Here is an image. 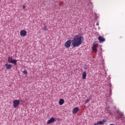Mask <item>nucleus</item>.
Returning a JSON list of instances; mask_svg holds the SVG:
<instances>
[{"instance_id": "f257e3e1", "label": "nucleus", "mask_w": 125, "mask_h": 125, "mask_svg": "<svg viewBox=\"0 0 125 125\" xmlns=\"http://www.w3.org/2000/svg\"><path fill=\"white\" fill-rule=\"evenodd\" d=\"M71 42L74 47L80 46L82 43H83V37L76 35L73 39L71 41Z\"/></svg>"}, {"instance_id": "f03ea898", "label": "nucleus", "mask_w": 125, "mask_h": 125, "mask_svg": "<svg viewBox=\"0 0 125 125\" xmlns=\"http://www.w3.org/2000/svg\"><path fill=\"white\" fill-rule=\"evenodd\" d=\"M8 63L14 64V65H17V60L12 59V57H9L8 58Z\"/></svg>"}, {"instance_id": "7ed1b4c3", "label": "nucleus", "mask_w": 125, "mask_h": 125, "mask_svg": "<svg viewBox=\"0 0 125 125\" xmlns=\"http://www.w3.org/2000/svg\"><path fill=\"white\" fill-rule=\"evenodd\" d=\"M13 106L14 108H17V106L20 104V101L19 100H15L13 102Z\"/></svg>"}, {"instance_id": "20e7f679", "label": "nucleus", "mask_w": 125, "mask_h": 125, "mask_svg": "<svg viewBox=\"0 0 125 125\" xmlns=\"http://www.w3.org/2000/svg\"><path fill=\"white\" fill-rule=\"evenodd\" d=\"M98 47V44L96 43V42H95L93 44L92 47V50L94 52H97V48Z\"/></svg>"}, {"instance_id": "39448f33", "label": "nucleus", "mask_w": 125, "mask_h": 125, "mask_svg": "<svg viewBox=\"0 0 125 125\" xmlns=\"http://www.w3.org/2000/svg\"><path fill=\"white\" fill-rule=\"evenodd\" d=\"M71 42H72V41L71 40L66 41L64 43V46L66 47V48H69L71 46Z\"/></svg>"}, {"instance_id": "423d86ee", "label": "nucleus", "mask_w": 125, "mask_h": 125, "mask_svg": "<svg viewBox=\"0 0 125 125\" xmlns=\"http://www.w3.org/2000/svg\"><path fill=\"white\" fill-rule=\"evenodd\" d=\"M20 36L21 37H26L27 36V31L25 30H22L20 31Z\"/></svg>"}, {"instance_id": "0eeeda50", "label": "nucleus", "mask_w": 125, "mask_h": 125, "mask_svg": "<svg viewBox=\"0 0 125 125\" xmlns=\"http://www.w3.org/2000/svg\"><path fill=\"white\" fill-rule=\"evenodd\" d=\"M56 120L54 117H52L50 118V119L47 121V125H50V124H52V123H54L55 122Z\"/></svg>"}, {"instance_id": "6e6552de", "label": "nucleus", "mask_w": 125, "mask_h": 125, "mask_svg": "<svg viewBox=\"0 0 125 125\" xmlns=\"http://www.w3.org/2000/svg\"><path fill=\"white\" fill-rule=\"evenodd\" d=\"M5 66L6 67L7 70H10L12 69V64L10 63H5Z\"/></svg>"}, {"instance_id": "1a4fd4ad", "label": "nucleus", "mask_w": 125, "mask_h": 125, "mask_svg": "<svg viewBox=\"0 0 125 125\" xmlns=\"http://www.w3.org/2000/svg\"><path fill=\"white\" fill-rule=\"evenodd\" d=\"M79 111H80V108H79L78 107H76L73 109L72 113L73 114H76Z\"/></svg>"}, {"instance_id": "9d476101", "label": "nucleus", "mask_w": 125, "mask_h": 125, "mask_svg": "<svg viewBox=\"0 0 125 125\" xmlns=\"http://www.w3.org/2000/svg\"><path fill=\"white\" fill-rule=\"evenodd\" d=\"M98 40L100 42H105V38H103V37L102 36H99L98 37Z\"/></svg>"}, {"instance_id": "9b49d317", "label": "nucleus", "mask_w": 125, "mask_h": 125, "mask_svg": "<svg viewBox=\"0 0 125 125\" xmlns=\"http://www.w3.org/2000/svg\"><path fill=\"white\" fill-rule=\"evenodd\" d=\"M82 79L85 80L86 79V72L84 71L82 74Z\"/></svg>"}, {"instance_id": "f8f14e48", "label": "nucleus", "mask_w": 125, "mask_h": 125, "mask_svg": "<svg viewBox=\"0 0 125 125\" xmlns=\"http://www.w3.org/2000/svg\"><path fill=\"white\" fill-rule=\"evenodd\" d=\"M64 102H65V101H64V99H61L59 100V104H60V105H63Z\"/></svg>"}, {"instance_id": "ddd939ff", "label": "nucleus", "mask_w": 125, "mask_h": 125, "mask_svg": "<svg viewBox=\"0 0 125 125\" xmlns=\"http://www.w3.org/2000/svg\"><path fill=\"white\" fill-rule=\"evenodd\" d=\"M98 124L99 125H104L105 124V120H103L102 121L97 122Z\"/></svg>"}, {"instance_id": "4468645a", "label": "nucleus", "mask_w": 125, "mask_h": 125, "mask_svg": "<svg viewBox=\"0 0 125 125\" xmlns=\"http://www.w3.org/2000/svg\"><path fill=\"white\" fill-rule=\"evenodd\" d=\"M123 117V114H120L119 115V117H116V119H117V120H119V119H121V118H122Z\"/></svg>"}, {"instance_id": "2eb2a0df", "label": "nucleus", "mask_w": 125, "mask_h": 125, "mask_svg": "<svg viewBox=\"0 0 125 125\" xmlns=\"http://www.w3.org/2000/svg\"><path fill=\"white\" fill-rule=\"evenodd\" d=\"M23 74H24V75H25V76H27V75H28V72H27V70H24L23 71Z\"/></svg>"}, {"instance_id": "dca6fc26", "label": "nucleus", "mask_w": 125, "mask_h": 125, "mask_svg": "<svg viewBox=\"0 0 125 125\" xmlns=\"http://www.w3.org/2000/svg\"><path fill=\"white\" fill-rule=\"evenodd\" d=\"M90 101V99H87L86 101L85 102V104L88 103Z\"/></svg>"}, {"instance_id": "f3484780", "label": "nucleus", "mask_w": 125, "mask_h": 125, "mask_svg": "<svg viewBox=\"0 0 125 125\" xmlns=\"http://www.w3.org/2000/svg\"><path fill=\"white\" fill-rule=\"evenodd\" d=\"M43 30L44 31H47V27H46V26H44L43 27Z\"/></svg>"}, {"instance_id": "a211bd4d", "label": "nucleus", "mask_w": 125, "mask_h": 125, "mask_svg": "<svg viewBox=\"0 0 125 125\" xmlns=\"http://www.w3.org/2000/svg\"><path fill=\"white\" fill-rule=\"evenodd\" d=\"M22 8L23 9H25V8H26V6H25V5H23Z\"/></svg>"}, {"instance_id": "6ab92c4d", "label": "nucleus", "mask_w": 125, "mask_h": 125, "mask_svg": "<svg viewBox=\"0 0 125 125\" xmlns=\"http://www.w3.org/2000/svg\"><path fill=\"white\" fill-rule=\"evenodd\" d=\"M84 70H87V68L86 67H84Z\"/></svg>"}, {"instance_id": "aec40b11", "label": "nucleus", "mask_w": 125, "mask_h": 125, "mask_svg": "<svg viewBox=\"0 0 125 125\" xmlns=\"http://www.w3.org/2000/svg\"><path fill=\"white\" fill-rule=\"evenodd\" d=\"M94 125H99L98 123L97 122V124H94Z\"/></svg>"}, {"instance_id": "412c9836", "label": "nucleus", "mask_w": 125, "mask_h": 125, "mask_svg": "<svg viewBox=\"0 0 125 125\" xmlns=\"http://www.w3.org/2000/svg\"><path fill=\"white\" fill-rule=\"evenodd\" d=\"M99 25V23H97V25Z\"/></svg>"}]
</instances>
